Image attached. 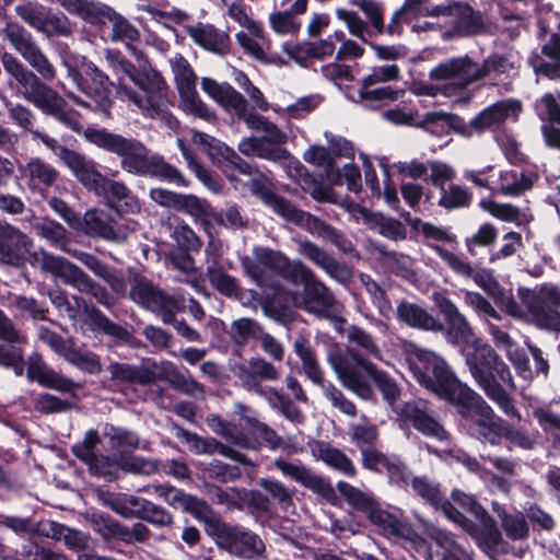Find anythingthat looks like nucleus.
Instances as JSON below:
<instances>
[{
	"label": "nucleus",
	"mask_w": 560,
	"mask_h": 560,
	"mask_svg": "<svg viewBox=\"0 0 560 560\" xmlns=\"http://www.w3.org/2000/svg\"><path fill=\"white\" fill-rule=\"evenodd\" d=\"M83 136L89 143L117 156L121 168L129 174L156 178L177 187L190 186V180L179 168L160 154H150L147 145L137 138L125 137L105 127H88Z\"/></svg>",
	"instance_id": "nucleus-1"
},
{
	"label": "nucleus",
	"mask_w": 560,
	"mask_h": 560,
	"mask_svg": "<svg viewBox=\"0 0 560 560\" xmlns=\"http://www.w3.org/2000/svg\"><path fill=\"white\" fill-rule=\"evenodd\" d=\"M327 361L341 384L361 399L373 398V383L392 410L399 405L400 388L395 380L357 350L349 347L342 350L334 343L328 349Z\"/></svg>",
	"instance_id": "nucleus-2"
},
{
	"label": "nucleus",
	"mask_w": 560,
	"mask_h": 560,
	"mask_svg": "<svg viewBox=\"0 0 560 560\" xmlns=\"http://www.w3.org/2000/svg\"><path fill=\"white\" fill-rule=\"evenodd\" d=\"M466 365L476 384L511 419H520L514 399L508 392L516 388L511 370L494 348L479 339L463 348Z\"/></svg>",
	"instance_id": "nucleus-3"
},
{
	"label": "nucleus",
	"mask_w": 560,
	"mask_h": 560,
	"mask_svg": "<svg viewBox=\"0 0 560 560\" xmlns=\"http://www.w3.org/2000/svg\"><path fill=\"white\" fill-rule=\"evenodd\" d=\"M1 62L5 73L10 77L26 101L37 107L43 114L52 117L59 124L77 133L85 130L81 122V114L54 89L48 86L39 77L14 55L4 51Z\"/></svg>",
	"instance_id": "nucleus-4"
},
{
	"label": "nucleus",
	"mask_w": 560,
	"mask_h": 560,
	"mask_svg": "<svg viewBox=\"0 0 560 560\" xmlns=\"http://www.w3.org/2000/svg\"><path fill=\"white\" fill-rule=\"evenodd\" d=\"M70 77L77 88L93 102V110L108 117L115 98H126L139 108L152 106L151 98L145 100L118 77L114 82L95 63L83 60L78 68L69 69Z\"/></svg>",
	"instance_id": "nucleus-5"
},
{
	"label": "nucleus",
	"mask_w": 560,
	"mask_h": 560,
	"mask_svg": "<svg viewBox=\"0 0 560 560\" xmlns=\"http://www.w3.org/2000/svg\"><path fill=\"white\" fill-rule=\"evenodd\" d=\"M129 296L135 303L160 316L164 324L172 325L176 332L187 341H202L200 334L185 319L176 318V311L180 310L183 304L182 301L175 299V294H170L143 276H136Z\"/></svg>",
	"instance_id": "nucleus-6"
},
{
	"label": "nucleus",
	"mask_w": 560,
	"mask_h": 560,
	"mask_svg": "<svg viewBox=\"0 0 560 560\" xmlns=\"http://www.w3.org/2000/svg\"><path fill=\"white\" fill-rule=\"evenodd\" d=\"M513 65L501 54L492 52L483 59L481 66L475 62L468 55L454 57L440 63L430 71V79L435 81L458 79L457 82L445 86L444 93L454 94V91H463L470 84L482 80L490 73L503 74L512 69Z\"/></svg>",
	"instance_id": "nucleus-7"
},
{
	"label": "nucleus",
	"mask_w": 560,
	"mask_h": 560,
	"mask_svg": "<svg viewBox=\"0 0 560 560\" xmlns=\"http://www.w3.org/2000/svg\"><path fill=\"white\" fill-rule=\"evenodd\" d=\"M220 550L244 560H260L266 546L258 534L240 524H231L212 514L203 528Z\"/></svg>",
	"instance_id": "nucleus-8"
},
{
	"label": "nucleus",
	"mask_w": 560,
	"mask_h": 560,
	"mask_svg": "<svg viewBox=\"0 0 560 560\" xmlns=\"http://www.w3.org/2000/svg\"><path fill=\"white\" fill-rule=\"evenodd\" d=\"M42 267L45 271L61 278L65 283L78 289L81 293L91 295L100 305L112 308L116 304L115 298L105 287L94 281L79 266L66 258L44 253Z\"/></svg>",
	"instance_id": "nucleus-9"
},
{
	"label": "nucleus",
	"mask_w": 560,
	"mask_h": 560,
	"mask_svg": "<svg viewBox=\"0 0 560 560\" xmlns=\"http://www.w3.org/2000/svg\"><path fill=\"white\" fill-rule=\"evenodd\" d=\"M150 199L156 205L190 215L200 223L205 231L210 232L212 221L223 224V217L218 213L207 199L192 194H180L166 188L155 187L149 191Z\"/></svg>",
	"instance_id": "nucleus-10"
},
{
	"label": "nucleus",
	"mask_w": 560,
	"mask_h": 560,
	"mask_svg": "<svg viewBox=\"0 0 560 560\" xmlns=\"http://www.w3.org/2000/svg\"><path fill=\"white\" fill-rule=\"evenodd\" d=\"M407 361L420 386L435 395L455 377L442 357L419 346H411L407 353Z\"/></svg>",
	"instance_id": "nucleus-11"
},
{
	"label": "nucleus",
	"mask_w": 560,
	"mask_h": 560,
	"mask_svg": "<svg viewBox=\"0 0 560 560\" xmlns=\"http://www.w3.org/2000/svg\"><path fill=\"white\" fill-rule=\"evenodd\" d=\"M241 419L245 422L248 434L238 431L235 425L217 417L220 427L219 433L243 448L259 450L265 446L270 451H276L282 446V438L267 423L249 416H243Z\"/></svg>",
	"instance_id": "nucleus-12"
},
{
	"label": "nucleus",
	"mask_w": 560,
	"mask_h": 560,
	"mask_svg": "<svg viewBox=\"0 0 560 560\" xmlns=\"http://www.w3.org/2000/svg\"><path fill=\"white\" fill-rule=\"evenodd\" d=\"M3 32L13 48L39 74L44 82L56 78L54 65L38 47L28 31L16 22H9Z\"/></svg>",
	"instance_id": "nucleus-13"
},
{
	"label": "nucleus",
	"mask_w": 560,
	"mask_h": 560,
	"mask_svg": "<svg viewBox=\"0 0 560 560\" xmlns=\"http://www.w3.org/2000/svg\"><path fill=\"white\" fill-rule=\"evenodd\" d=\"M101 442L98 431L90 429L85 432L82 442L71 446V453L89 467L92 476L113 481L118 478L119 462L107 455L96 453V447Z\"/></svg>",
	"instance_id": "nucleus-14"
},
{
	"label": "nucleus",
	"mask_w": 560,
	"mask_h": 560,
	"mask_svg": "<svg viewBox=\"0 0 560 560\" xmlns=\"http://www.w3.org/2000/svg\"><path fill=\"white\" fill-rule=\"evenodd\" d=\"M528 314L540 329L560 332V288L541 287L524 299Z\"/></svg>",
	"instance_id": "nucleus-15"
},
{
	"label": "nucleus",
	"mask_w": 560,
	"mask_h": 560,
	"mask_svg": "<svg viewBox=\"0 0 560 560\" xmlns=\"http://www.w3.org/2000/svg\"><path fill=\"white\" fill-rule=\"evenodd\" d=\"M58 156L88 191L97 197L104 194L110 178L98 171V164L93 159L67 147L59 148Z\"/></svg>",
	"instance_id": "nucleus-16"
},
{
	"label": "nucleus",
	"mask_w": 560,
	"mask_h": 560,
	"mask_svg": "<svg viewBox=\"0 0 560 560\" xmlns=\"http://www.w3.org/2000/svg\"><path fill=\"white\" fill-rule=\"evenodd\" d=\"M153 493L162 499L174 510L191 515L198 522L207 525V521L212 516L213 509L205 500L171 483H159L152 486Z\"/></svg>",
	"instance_id": "nucleus-17"
},
{
	"label": "nucleus",
	"mask_w": 560,
	"mask_h": 560,
	"mask_svg": "<svg viewBox=\"0 0 560 560\" xmlns=\"http://www.w3.org/2000/svg\"><path fill=\"white\" fill-rule=\"evenodd\" d=\"M393 411L401 421L410 423L421 434L439 441L446 440L447 432L431 415L428 400L410 399L399 404Z\"/></svg>",
	"instance_id": "nucleus-18"
},
{
	"label": "nucleus",
	"mask_w": 560,
	"mask_h": 560,
	"mask_svg": "<svg viewBox=\"0 0 560 560\" xmlns=\"http://www.w3.org/2000/svg\"><path fill=\"white\" fill-rule=\"evenodd\" d=\"M33 247L32 238L12 224L0 222V262L22 267Z\"/></svg>",
	"instance_id": "nucleus-19"
},
{
	"label": "nucleus",
	"mask_w": 560,
	"mask_h": 560,
	"mask_svg": "<svg viewBox=\"0 0 560 560\" xmlns=\"http://www.w3.org/2000/svg\"><path fill=\"white\" fill-rule=\"evenodd\" d=\"M26 377L45 388L69 394L75 397L80 384L49 368L39 353H32L27 359Z\"/></svg>",
	"instance_id": "nucleus-20"
},
{
	"label": "nucleus",
	"mask_w": 560,
	"mask_h": 560,
	"mask_svg": "<svg viewBox=\"0 0 560 560\" xmlns=\"http://www.w3.org/2000/svg\"><path fill=\"white\" fill-rule=\"evenodd\" d=\"M435 304L447 325L446 335L448 341L460 346L463 349L480 339L474 334L468 320L450 298L439 294L435 298Z\"/></svg>",
	"instance_id": "nucleus-21"
},
{
	"label": "nucleus",
	"mask_w": 560,
	"mask_h": 560,
	"mask_svg": "<svg viewBox=\"0 0 560 560\" xmlns=\"http://www.w3.org/2000/svg\"><path fill=\"white\" fill-rule=\"evenodd\" d=\"M438 396L455 408L462 423L487 404L480 394L462 383L456 376L439 392Z\"/></svg>",
	"instance_id": "nucleus-22"
},
{
	"label": "nucleus",
	"mask_w": 560,
	"mask_h": 560,
	"mask_svg": "<svg viewBox=\"0 0 560 560\" xmlns=\"http://www.w3.org/2000/svg\"><path fill=\"white\" fill-rule=\"evenodd\" d=\"M476 520L478 523L471 521L458 510L451 522L475 538L480 546L490 550H497L502 542V534L495 520L488 511H486L485 515L476 517Z\"/></svg>",
	"instance_id": "nucleus-23"
},
{
	"label": "nucleus",
	"mask_w": 560,
	"mask_h": 560,
	"mask_svg": "<svg viewBox=\"0 0 560 560\" xmlns=\"http://www.w3.org/2000/svg\"><path fill=\"white\" fill-rule=\"evenodd\" d=\"M504 420L495 415L487 402L474 416L463 422L467 433L480 442L500 445V432Z\"/></svg>",
	"instance_id": "nucleus-24"
},
{
	"label": "nucleus",
	"mask_w": 560,
	"mask_h": 560,
	"mask_svg": "<svg viewBox=\"0 0 560 560\" xmlns=\"http://www.w3.org/2000/svg\"><path fill=\"white\" fill-rule=\"evenodd\" d=\"M275 466L283 475L290 476L294 481L323 497L327 502L332 503L336 500V492L330 481L315 474L310 468L287 462L282 458L276 459Z\"/></svg>",
	"instance_id": "nucleus-25"
},
{
	"label": "nucleus",
	"mask_w": 560,
	"mask_h": 560,
	"mask_svg": "<svg viewBox=\"0 0 560 560\" xmlns=\"http://www.w3.org/2000/svg\"><path fill=\"white\" fill-rule=\"evenodd\" d=\"M82 310V315L85 316L84 323L95 334H102L112 337L116 341L128 343L132 335L127 328L110 320L100 308L93 303H89L82 299V304H79Z\"/></svg>",
	"instance_id": "nucleus-26"
},
{
	"label": "nucleus",
	"mask_w": 560,
	"mask_h": 560,
	"mask_svg": "<svg viewBox=\"0 0 560 560\" xmlns=\"http://www.w3.org/2000/svg\"><path fill=\"white\" fill-rule=\"evenodd\" d=\"M397 320L413 329L423 331H442L444 325L423 306L402 300L396 307Z\"/></svg>",
	"instance_id": "nucleus-27"
},
{
	"label": "nucleus",
	"mask_w": 560,
	"mask_h": 560,
	"mask_svg": "<svg viewBox=\"0 0 560 560\" xmlns=\"http://www.w3.org/2000/svg\"><path fill=\"white\" fill-rule=\"evenodd\" d=\"M412 490L427 504L441 512L452 521L458 511L451 500L442 492L440 483L432 482L427 476H417L411 479Z\"/></svg>",
	"instance_id": "nucleus-28"
},
{
	"label": "nucleus",
	"mask_w": 560,
	"mask_h": 560,
	"mask_svg": "<svg viewBox=\"0 0 560 560\" xmlns=\"http://www.w3.org/2000/svg\"><path fill=\"white\" fill-rule=\"evenodd\" d=\"M521 110V102L517 100L499 101L483 108L476 117L470 120V127L474 133H483L492 127L503 124L511 113Z\"/></svg>",
	"instance_id": "nucleus-29"
},
{
	"label": "nucleus",
	"mask_w": 560,
	"mask_h": 560,
	"mask_svg": "<svg viewBox=\"0 0 560 560\" xmlns=\"http://www.w3.org/2000/svg\"><path fill=\"white\" fill-rule=\"evenodd\" d=\"M104 190V194H101L100 197H103L107 206L119 215L140 212L141 203L139 198L124 182L109 179Z\"/></svg>",
	"instance_id": "nucleus-30"
},
{
	"label": "nucleus",
	"mask_w": 560,
	"mask_h": 560,
	"mask_svg": "<svg viewBox=\"0 0 560 560\" xmlns=\"http://www.w3.org/2000/svg\"><path fill=\"white\" fill-rule=\"evenodd\" d=\"M186 32L194 43L205 50L221 56L229 51L231 43L229 35L212 24L189 25L186 27Z\"/></svg>",
	"instance_id": "nucleus-31"
},
{
	"label": "nucleus",
	"mask_w": 560,
	"mask_h": 560,
	"mask_svg": "<svg viewBox=\"0 0 560 560\" xmlns=\"http://www.w3.org/2000/svg\"><path fill=\"white\" fill-rule=\"evenodd\" d=\"M453 5V31L462 37L475 36L486 31L480 11L468 3H451Z\"/></svg>",
	"instance_id": "nucleus-32"
},
{
	"label": "nucleus",
	"mask_w": 560,
	"mask_h": 560,
	"mask_svg": "<svg viewBox=\"0 0 560 560\" xmlns=\"http://www.w3.org/2000/svg\"><path fill=\"white\" fill-rule=\"evenodd\" d=\"M110 380L116 385H140L145 386L154 383L155 373L143 365L114 362L107 368Z\"/></svg>",
	"instance_id": "nucleus-33"
},
{
	"label": "nucleus",
	"mask_w": 560,
	"mask_h": 560,
	"mask_svg": "<svg viewBox=\"0 0 560 560\" xmlns=\"http://www.w3.org/2000/svg\"><path fill=\"white\" fill-rule=\"evenodd\" d=\"M248 187L252 195L259 198L265 206L270 208L277 215H281L282 211L285 210L289 199L278 195L270 188L268 177L256 170L254 175L244 184Z\"/></svg>",
	"instance_id": "nucleus-34"
},
{
	"label": "nucleus",
	"mask_w": 560,
	"mask_h": 560,
	"mask_svg": "<svg viewBox=\"0 0 560 560\" xmlns=\"http://www.w3.org/2000/svg\"><path fill=\"white\" fill-rule=\"evenodd\" d=\"M308 445L312 454L322 459L328 466L339 470L348 477H354L357 475V469L352 460L339 448L320 440H313Z\"/></svg>",
	"instance_id": "nucleus-35"
},
{
	"label": "nucleus",
	"mask_w": 560,
	"mask_h": 560,
	"mask_svg": "<svg viewBox=\"0 0 560 560\" xmlns=\"http://www.w3.org/2000/svg\"><path fill=\"white\" fill-rule=\"evenodd\" d=\"M300 254L325 270L331 278L343 279L348 275L345 265L311 241L300 243Z\"/></svg>",
	"instance_id": "nucleus-36"
},
{
	"label": "nucleus",
	"mask_w": 560,
	"mask_h": 560,
	"mask_svg": "<svg viewBox=\"0 0 560 560\" xmlns=\"http://www.w3.org/2000/svg\"><path fill=\"white\" fill-rule=\"evenodd\" d=\"M300 254L325 270L331 278L343 279L348 275L345 265L311 241L300 243Z\"/></svg>",
	"instance_id": "nucleus-37"
},
{
	"label": "nucleus",
	"mask_w": 560,
	"mask_h": 560,
	"mask_svg": "<svg viewBox=\"0 0 560 560\" xmlns=\"http://www.w3.org/2000/svg\"><path fill=\"white\" fill-rule=\"evenodd\" d=\"M366 518L372 525L376 526L383 535L409 538L412 532L410 524L401 521L390 512L383 510L380 503L370 511Z\"/></svg>",
	"instance_id": "nucleus-38"
},
{
	"label": "nucleus",
	"mask_w": 560,
	"mask_h": 560,
	"mask_svg": "<svg viewBox=\"0 0 560 560\" xmlns=\"http://www.w3.org/2000/svg\"><path fill=\"white\" fill-rule=\"evenodd\" d=\"M280 217L287 222L301 226L307 230L310 233L316 234L324 240L334 228L318 217L296 208L292 201H289L285 210L282 211Z\"/></svg>",
	"instance_id": "nucleus-39"
},
{
	"label": "nucleus",
	"mask_w": 560,
	"mask_h": 560,
	"mask_svg": "<svg viewBox=\"0 0 560 560\" xmlns=\"http://www.w3.org/2000/svg\"><path fill=\"white\" fill-rule=\"evenodd\" d=\"M262 328L264 327L256 319L250 317L234 319L228 329V335L230 342L233 346L234 353L241 355L242 350L250 340L257 341Z\"/></svg>",
	"instance_id": "nucleus-40"
},
{
	"label": "nucleus",
	"mask_w": 560,
	"mask_h": 560,
	"mask_svg": "<svg viewBox=\"0 0 560 560\" xmlns=\"http://www.w3.org/2000/svg\"><path fill=\"white\" fill-rule=\"evenodd\" d=\"M303 301L307 312L322 314L334 305L335 296L322 281L314 277L303 287Z\"/></svg>",
	"instance_id": "nucleus-41"
},
{
	"label": "nucleus",
	"mask_w": 560,
	"mask_h": 560,
	"mask_svg": "<svg viewBox=\"0 0 560 560\" xmlns=\"http://www.w3.org/2000/svg\"><path fill=\"white\" fill-rule=\"evenodd\" d=\"M376 250L386 265L387 269L398 278L415 283L417 272L413 269V260L405 254L395 250H387L385 246H376Z\"/></svg>",
	"instance_id": "nucleus-42"
},
{
	"label": "nucleus",
	"mask_w": 560,
	"mask_h": 560,
	"mask_svg": "<svg viewBox=\"0 0 560 560\" xmlns=\"http://www.w3.org/2000/svg\"><path fill=\"white\" fill-rule=\"evenodd\" d=\"M360 83V89L357 91V98L349 94H347V97L355 102L364 103L366 107L372 109H377L389 102H395L404 94V91L390 86L371 89V86L364 88L363 81Z\"/></svg>",
	"instance_id": "nucleus-43"
},
{
	"label": "nucleus",
	"mask_w": 560,
	"mask_h": 560,
	"mask_svg": "<svg viewBox=\"0 0 560 560\" xmlns=\"http://www.w3.org/2000/svg\"><path fill=\"white\" fill-rule=\"evenodd\" d=\"M80 226L75 230L85 233L92 237H101L106 241L116 238L117 233L113 224L103 218L97 210H88L83 217L80 218Z\"/></svg>",
	"instance_id": "nucleus-44"
},
{
	"label": "nucleus",
	"mask_w": 560,
	"mask_h": 560,
	"mask_svg": "<svg viewBox=\"0 0 560 560\" xmlns=\"http://www.w3.org/2000/svg\"><path fill=\"white\" fill-rule=\"evenodd\" d=\"M294 352L302 363L303 371L307 378L315 385L323 384L324 373L318 363L316 352L305 338H298L294 341Z\"/></svg>",
	"instance_id": "nucleus-45"
},
{
	"label": "nucleus",
	"mask_w": 560,
	"mask_h": 560,
	"mask_svg": "<svg viewBox=\"0 0 560 560\" xmlns=\"http://www.w3.org/2000/svg\"><path fill=\"white\" fill-rule=\"evenodd\" d=\"M198 469L203 480L220 483L233 482L242 476V470L237 465H230L218 459H212L209 463L200 462Z\"/></svg>",
	"instance_id": "nucleus-46"
},
{
	"label": "nucleus",
	"mask_w": 560,
	"mask_h": 560,
	"mask_svg": "<svg viewBox=\"0 0 560 560\" xmlns=\"http://www.w3.org/2000/svg\"><path fill=\"white\" fill-rule=\"evenodd\" d=\"M77 10L86 23L98 27L110 24L116 13L109 5L90 0H79Z\"/></svg>",
	"instance_id": "nucleus-47"
},
{
	"label": "nucleus",
	"mask_w": 560,
	"mask_h": 560,
	"mask_svg": "<svg viewBox=\"0 0 560 560\" xmlns=\"http://www.w3.org/2000/svg\"><path fill=\"white\" fill-rule=\"evenodd\" d=\"M91 523L93 529L101 535V537L109 541H121L125 539V527L126 525L119 523L108 513L100 512L93 513Z\"/></svg>",
	"instance_id": "nucleus-48"
},
{
	"label": "nucleus",
	"mask_w": 560,
	"mask_h": 560,
	"mask_svg": "<svg viewBox=\"0 0 560 560\" xmlns=\"http://www.w3.org/2000/svg\"><path fill=\"white\" fill-rule=\"evenodd\" d=\"M206 276L210 284L222 295L231 298L237 294V279L226 273L218 260L207 266Z\"/></svg>",
	"instance_id": "nucleus-49"
},
{
	"label": "nucleus",
	"mask_w": 560,
	"mask_h": 560,
	"mask_svg": "<svg viewBox=\"0 0 560 560\" xmlns=\"http://www.w3.org/2000/svg\"><path fill=\"white\" fill-rule=\"evenodd\" d=\"M337 489L352 509L365 516H368L370 511L378 503L372 495L366 494L349 482L339 481Z\"/></svg>",
	"instance_id": "nucleus-50"
},
{
	"label": "nucleus",
	"mask_w": 560,
	"mask_h": 560,
	"mask_svg": "<svg viewBox=\"0 0 560 560\" xmlns=\"http://www.w3.org/2000/svg\"><path fill=\"white\" fill-rule=\"evenodd\" d=\"M500 192L504 196H520L534 185L533 174L516 171H503L500 173Z\"/></svg>",
	"instance_id": "nucleus-51"
},
{
	"label": "nucleus",
	"mask_w": 560,
	"mask_h": 560,
	"mask_svg": "<svg viewBox=\"0 0 560 560\" xmlns=\"http://www.w3.org/2000/svg\"><path fill=\"white\" fill-rule=\"evenodd\" d=\"M32 228L37 235L47 240L55 246H62L67 243V231L57 221L48 218H35Z\"/></svg>",
	"instance_id": "nucleus-52"
},
{
	"label": "nucleus",
	"mask_w": 560,
	"mask_h": 560,
	"mask_svg": "<svg viewBox=\"0 0 560 560\" xmlns=\"http://www.w3.org/2000/svg\"><path fill=\"white\" fill-rule=\"evenodd\" d=\"M147 502L148 499L145 498L128 494L114 497L106 501L112 511L128 520L138 518L139 511L144 508Z\"/></svg>",
	"instance_id": "nucleus-53"
},
{
	"label": "nucleus",
	"mask_w": 560,
	"mask_h": 560,
	"mask_svg": "<svg viewBox=\"0 0 560 560\" xmlns=\"http://www.w3.org/2000/svg\"><path fill=\"white\" fill-rule=\"evenodd\" d=\"M501 526L511 540H523L529 536V527L522 512L515 514L508 513L502 510L499 513Z\"/></svg>",
	"instance_id": "nucleus-54"
},
{
	"label": "nucleus",
	"mask_w": 560,
	"mask_h": 560,
	"mask_svg": "<svg viewBox=\"0 0 560 560\" xmlns=\"http://www.w3.org/2000/svg\"><path fill=\"white\" fill-rule=\"evenodd\" d=\"M255 258L257 264L280 277L290 266V259L284 254L269 247L256 248Z\"/></svg>",
	"instance_id": "nucleus-55"
},
{
	"label": "nucleus",
	"mask_w": 560,
	"mask_h": 560,
	"mask_svg": "<svg viewBox=\"0 0 560 560\" xmlns=\"http://www.w3.org/2000/svg\"><path fill=\"white\" fill-rule=\"evenodd\" d=\"M407 12H412L422 16H452L453 5L450 2L432 4L431 0H405L402 3Z\"/></svg>",
	"instance_id": "nucleus-56"
},
{
	"label": "nucleus",
	"mask_w": 560,
	"mask_h": 560,
	"mask_svg": "<svg viewBox=\"0 0 560 560\" xmlns=\"http://www.w3.org/2000/svg\"><path fill=\"white\" fill-rule=\"evenodd\" d=\"M103 435L108 438L113 448L136 450L140 442L138 434L133 431L110 423L104 425Z\"/></svg>",
	"instance_id": "nucleus-57"
},
{
	"label": "nucleus",
	"mask_w": 560,
	"mask_h": 560,
	"mask_svg": "<svg viewBox=\"0 0 560 560\" xmlns=\"http://www.w3.org/2000/svg\"><path fill=\"white\" fill-rule=\"evenodd\" d=\"M138 520L147 522L158 528L171 527L174 523V516L168 510L150 500H148L144 508L139 511Z\"/></svg>",
	"instance_id": "nucleus-58"
},
{
	"label": "nucleus",
	"mask_w": 560,
	"mask_h": 560,
	"mask_svg": "<svg viewBox=\"0 0 560 560\" xmlns=\"http://www.w3.org/2000/svg\"><path fill=\"white\" fill-rule=\"evenodd\" d=\"M441 198L439 206L445 209H457L469 207L472 200V195L466 188L459 185L452 184L448 189H441Z\"/></svg>",
	"instance_id": "nucleus-59"
},
{
	"label": "nucleus",
	"mask_w": 560,
	"mask_h": 560,
	"mask_svg": "<svg viewBox=\"0 0 560 560\" xmlns=\"http://www.w3.org/2000/svg\"><path fill=\"white\" fill-rule=\"evenodd\" d=\"M429 122H438L458 135L470 137L474 135V129L470 127V121L467 124L463 117L453 113L432 112L428 119Z\"/></svg>",
	"instance_id": "nucleus-60"
},
{
	"label": "nucleus",
	"mask_w": 560,
	"mask_h": 560,
	"mask_svg": "<svg viewBox=\"0 0 560 560\" xmlns=\"http://www.w3.org/2000/svg\"><path fill=\"white\" fill-rule=\"evenodd\" d=\"M34 408L43 415L60 413L71 409V404L52 394H38L34 399Z\"/></svg>",
	"instance_id": "nucleus-61"
},
{
	"label": "nucleus",
	"mask_w": 560,
	"mask_h": 560,
	"mask_svg": "<svg viewBox=\"0 0 560 560\" xmlns=\"http://www.w3.org/2000/svg\"><path fill=\"white\" fill-rule=\"evenodd\" d=\"M497 236L498 230L492 223L481 224L475 234L465 240L468 253L475 256L477 254L475 249L477 246H490L495 242Z\"/></svg>",
	"instance_id": "nucleus-62"
},
{
	"label": "nucleus",
	"mask_w": 560,
	"mask_h": 560,
	"mask_svg": "<svg viewBox=\"0 0 560 560\" xmlns=\"http://www.w3.org/2000/svg\"><path fill=\"white\" fill-rule=\"evenodd\" d=\"M173 237L178 248L185 253H198L202 246L200 238L186 223L178 224L175 228Z\"/></svg>",
	"instance_id": "nucleus-63"
},
{
	"label": "nucleus",
	"mask_w": 560,
	"mask_h": 560,
	"mask_svg": "<svg viewBox=\"0 0 560 560\" xmlns=\"http://www.w3.org/2000/svg\"><path fill=\"white\" fill-rule=\"evenodd\" d=\"M32 182L50 186L58 176V172L48 163L40 159H33L27 165Z\"/></svg>",
	"instance_id": "nucleus-64"
}]
</instances>
